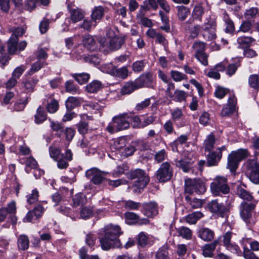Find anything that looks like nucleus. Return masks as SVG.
I'll return each instance as SVG.
<instances>
[{
  "mask_svg": "<svg viewBox=\"0 0 259 259\" xmlns=\"http://www.w3.org/2000/svg\"><path fill=\"white\" fill-rule=\"evenodd\" d=\"M105 234L100 238L102 248L108 250L113 247H120V241L118 237L122 234L121 229L118 225H108L104 228Z\"/></svg>",
  "mask_w": 259,
  "mask_h": 259,
  "instance_id": "obj_1",
  "label": "nucleus"
},
{
  "mask_svg": "<svg viewBox=\"0 0 259 259\" xmlns=\"http://www.w3.org/2000/svg\"><path fill=\"white\" fill-rule=\"evenodd\" d=\"M131 117L127 113H123L113 117L112 121L106 127L110 133H114L126 130L130 127Z\"/></svg>",
  "mask_w": 259,
  "mask_h": 259,
  "instance_id": "obj_2",
  "label": "nucleus"
},
{
  "mask_svg": "<svg viewBox=\"0 0 259 259\" xmlns=\"http://www.w3.org/2000/svg\"><path fill=\"white\" fill-rule=\"evenodd\" d=\"M127 177L131 180L137 179L133 186L134 191L135 193H140L141 190L146 187L149 181V177L143 170L141 169L131 171L128 173Z\"/></svg>",
  "mask_w": 259,
  "mask_h": 259,
  "instance_id": "obj_3",
  "label": "nucleus"
},
{
  "mask_svg": "<svg viewBox=\"0 0 259 259\" xmlns=\"http://www.w3.org/2000/svg\"><path fill=\"white\" fill-rule=\"evenodd\" d=\"M210 190L212 194L214 196H219L221 193L228 194L230 192V187L228 185L227 180L224 177L217 176L211 183Z\"/></svg>",
  "mask_w": 259,
  "mask_h": 259,
  "instance_id": "obj_4",
  "label": "nucleus"
},
{
  "mask_svg": "<svg viewBox=\"0 0 259 259\" xmlns=\"http://www.w3.org/2000/svg\"><path fill=\"white\" fill-rule=\"evenodd\" d=\"M206 191L205 186L200 180L187 179L185 181V191L190 194H201Z\"/></svg>",
  "mask_w": 259,
  "mask_h": 259,
  "instance_id": "obj_5",
  "label": "nucleus"
},
{
  "mask_svg": "<svg viewBox=\"0 0 259 259\" xmlns=\"http://www.w3.org/2000/svg\"><path fill=\"white\" fill-rule=\"evenodd\" d=\"M216 22L213 18L209 17L206 19L202 27V35L203 38L208 41L212 40L217 37Z\"/></svg>",
  "mask_w": 259,
  "mask_h": 259,
  "instance_id": "obj_6",
  "label": "nucleus"
},
{
  "mask_svg": "<svg viewBox=\"0 0 259 259\" xmlns=\"http://www.w3.org/2000/svg\"><path fill=\"white\" fill-rule=\"evenodd\" d=\"M172 168L168 162H163L157 169L155 176L159 182H167L172 177Z\"/></svg>",
  "mask_w": 259,
  "mask_h": 259,
  "instance_id": "obj_7",
  "label": "nucleus"
},
{
  "mask_svg": "<svg viewBox=\"0 0 259 259\" xmlns=\"http://www.w3.org/2000/svg\"><path fill=\"white\" fill-rule=\"evenodd\" d=\"M256 203L254 202L250 203L242 202L240 205V215L242 220L247 224L253 223L252 218V211L255 207Z\"/></svg>",
  "mask_w": 259,
  "mask_h": 259,
  "instance_id": "obj_8",
  "label": "nucleus"
},
{
  "mask_svg": "<svg viewBox=\"0 0 259 259\" xmlns=\"http://www.w3.org/2000/svg\"><path fill=\"white\" fill-rule=\"evenodd\" d=\"M248 177L253 183L259 184V166L254 161H248Z\"/></svg>",
  "mask_w": 259,
  "mask_h": 259,
  "instance_id": "obj_9",
  "label": "nucleus"
},
{
  "mask_svg": "<svg viewBox=\"0 0 259 259\" xmlns=\"http://www.w3.org/2000/svg\"><path fill=\"white\" fill-rule=\"evenodd\" d=\"M226 150V147L223 146L218 148L215 151H209L207 156V165L208 166H215L222 157V151Z\"/></svg>",
  "mask_w": 259,
  "mask_h": 259,
  "instance_id": "obj_10",
  "label": "nucleus"
},
{
  "mask_svg": "<svg viewBox=\"0 0 259 259\" xmlns=\"http://www.w3.org/2000/svg\"><path fill=\"white\" fill-rule=\"evenodd\" d=\"M154 76L150 72H145L137 78L135 80L138 87L139 88L146 87L152 88L154 83Z\"/></svg>",
  "mask_w": 259,
  "mask_h": 259,
  "instance_id": "obj_11",
  "label": "nucleus"
},
{
  "mask_svg": "<svg viewBox=\"0 0 259 259\" xmlns=\"http://www.w3.org/2000/svg\"><path fill=\"white\" fill-rule=\"evenodd\" d=\"M141 212L147 218H153L158 214V205L155 201L144 203Z\"/></svg>",
  "mask_w": 259,
  "mask_h": 259,
  "instance_id": "obj_12",
  "label": "nucleus"
},
{
  "mask_svg": "<svg viewBox=\"0 0 259 259\" xmlns=\"http://www.w3.org/2000/svg\"><path fill=\"white\" fill-rule=\"evenodd\" d=\"M85 176L95 185L101 184L104 180L102 172L97 168H92L88 170Z\"/></svg>",
  "mask_w": 259,
  "mask_h": 259,
  "instance_id": "obj_13",
  "label": "nucleus"
},
{
  "mask_svg": "<svg viewBox=\"0 0 259 259\" xmlns=\"http://www.w3.org/2000/svg\"><path fill=\"white\" fill-rule=\"evenodd\" d=\"M38 79L35 76L27 77L21 83L22 89L26 93H31L34 91L36 85L38 82Z\"/></svg>",
  "mask_w": 259,
  "mask_h": 259,
  "instance_id": "obj_14",
  "label": "nucleus"
},
{
  "mask_svg": "<svg viewBox=\"0 0 259 259\" xmlns=\"http://www.w3.org/2000/svg\"><path fill=\"white\" fill-rule=\"evenodd\" d=\"M108 73L112 76L125 79L128 76V70L126 66L118 68L112 66L111 69L108 71Z\"/></svg>",
  "mask_w": 259,
  "mask_h": 259,
  "instance_id": "obj_15",
  "label": "nucleus"
},
{
  "mask_svg": "<svg viewBox=\"0 0 259 259\" xmlns=\"http://www.w3.org/2000/svg\"><path fill=\"white\" fill-rule=\"evenodd\" d=\"M50 3V0H26L25 8L29 11L41 5L46 6Z\"/></svg>",
  "mask_w": 259,
  "mask_h": 259,
  "instance_id": "obj_16",
  "label": "nucleus"
},
{
  "mask_svg": "<svg viewBox=\"0 0 259 259\" xmlns=\"http://www.w3.org/2000/svg\"><path fill=\"white\" fill-rule=\"evenodd\" d=\"M191 21L190 20L184 22L183 24V26L187 31H189L191 33V35L193 37H196L198 35L201 29L202 30L203 25H196L193 27H191L190 25Z\"/></svg>",
  "mask_w": 259,
  "mask_h": 259,
  "instance_id": "obj_17",
  "label": "nucleus"
},
{
  "mask_svg": "<svg viewBox=\"0 0 259 259\" xmlns=\"http://www.w3.org/2000/svg\"><path fill=\"white\" fill-rule=\"evenodd\" d=\"M208 207L209 210L213 213L223 214L226 210V208L222 203H219L217 200H213L208 203Z\"/></svg>",
  "mask_w": 259,
  "mask_h": 259,
  "instance_id": "obj_18",
  "label": "nucleus"
},
{
  "mask_svg": "<svg viewBox=\"0 0 259 259\" xmlns=\"http://www.w3.org/2000/svg\"><path fill=\"white\" fill-rule=\"evenodd\" d=\"M219 243V239H215L211 243L205 244L202 247L203 255L205 257H212L213 254V251Z\"/></svg>",
  "mask_w": 259,
  "mask_h": 259,
  "instance_id": "obj_19",
  "label": "nucleus"
},
{
  "mask_svg": "<svg viewBox=\"0 0 259 259\" xmlns=\"http://www.w3.org/2000/svg\"><path fill=\"white\" fill-rule=\"evenodd\" d=\"M198 237L205 241H210L213 239L214 233L207 228H202L198 231Z\"/></svg>",
  "mask_w": 259,
  "mask_h": 259,
  "instance_id": "obj_20",
  "label": "nucleus"
},
{
  "mask_svg": "<svg viewBox=\"0 0 259 259\" xmlns=\"http://www.w3.org/2000/svg\"><path fill=\"white\" fill-rule=\"evenodd\" d=\"M127 143L128 141L126 137H121L113 140V143L111 144V147L112 149L120 150L126 146Z\"/></svg>",
  "mask_w": 259,
  "mask_h": 259,
  "instance_id": "obj_21",
  "label": "nucleus"
},
{
  "mask_svg": "<svg viewBox=\"0 0 259 259\" xmlns=\"http://www.w3.org/2000/svg\"><path fill=\"white\" fill-rule=\"evenodd\" d=\"M104 12V8L102 6H98L94 8L91 15L92 19L94 23V26H96L97 21L100 20L103 17Z\"/></svg>",
  "mask_w": 259,
  "mask_h": 259,
  "instance_id": "obj_22",
  "label": "nucleus"
},
{
  "mask_svg": "<svg viewBox=\"0 0 259 259\" xmlns=\"http://www.w3.org/2000/svg\"><path fill=\"white\" fill-rule=\"evenodd\" d=\"M237 44H238V48L245 49L248 47L255 39L250 36H242L239 37L237 38Z\"/></svg>",
  "mask_w": 259,
  "mask_h": 259,
  "instance_id": "obj_23",
  "label": "nucleus"
},
{
  "mask_svg": "<svg viewBox=\"0 0 259 259\" xmlns=\"http://www.w3.org/2000/svg\"><path fill=\"white\" fill-rule=\"evenodd\" d=\"M137 19L138 23L144 27L150 28L153 26V24L152 20L146 17L142 12L137 14Z\"/></svg>",
  "mask_w": 259,
  "mask_h": 259,
  "instance_id": "obj_24",
  "label": "nucleus"
},
{
  "mask_svg": "<svg viewBox=\"0 0 259 259\" xmlns=\"http://www.w3.org/2000/svg\"><path fill=\"white\" fill-rule=\"evenodd\" d=\"M17 245L19 249L23 250L27 249L29 245L28 237L24 234L20 235L18 238Z\"/></svg>",
  "mask_w": 259,
  "mask_h": 259,
  "instance_id": "obj_25",
  "label": "nucleus"
},
{
  "mask_svg": "<svg viewBox=\"0 0 259 259\" xmlns=\"http://www.w3.org/2000/svg\"><path fill=\"white\" fill-rule=\"evenodd\" d=\"M70 19L74 23H76L82 20L84 17V14L81 10L76 8L70 10Z\"/></svg>",
  "mask_w": 259,
  "mask_h": 259,
  "instance_id": "obj_26",
  "label": "nucleus"
},
{
  "mask_svg": "<svg viewBox=\"0 0 259 259\" xmlns=\"http://www.w3.org/2000/svg\"><path fill=\"white\" fill-rule=\"evenodd\" d=\"M178 10L177 16L180 21H183L186 20L187 17L190 14V9L183 6H178L177 7Z\"/></svg>",
  "mask_w": 259,
  "mask_h": 259,
  "instance_id": "obj_27",
  "label": "nucleus"
},
{
  "mask_svg": "<svg viewBox=\"0 0 259 259\" xmlns=\"http://www.w3.org/2000/svg\"><path fill=\"white\" fill-rule=\"evenodd\" d=\"M240 162L231 153L228 156L227 168L231 172L235 171L238 167Z\"/></svg>",
  "mask_w": 259,
  "mask_h": 259,
  "instance_id": "obj_28",
  "label": "nucleus"
},
{
  "mask_svg": "<svg viewBox=\"0 0 259 259\" xmlns=\"http://www.w3.org/2000/svg\"><path fill=\"white\" fill-rule=\"evenodd\" d=\"M244 186H238L237 189V194L241 199L248 201H251L253 197L244 188Z\"/></svg>",
  "mask_w": 259,
  "mask_h": 259,
  "instance_id": "obj_29",
  "label": "nucleus"
},
{
  "mask_svg": "<svg viewBox=\"0 0 259 259\" xmlns=\"http://www.w3.org/2000/svg\"><path fill=\"white\" fill-rule=\"evenodd\" d=\"M83 43L84 47L91 51H94L97 48L96 42L91 35L85 36L83 39Z\"/></svg>",
  "mask_w": 259,
  "mask_h": 259,
  "instance_id": "obj_30",
  "label": "nucleus"
},
{
  "mask_svg": "<svg viewBox=\"0 0 259 259\" xmlns=\"http://www.w3.org/2000/svg\"><path fill=\"white\" fill-rule=\"evenodd\" d=\"M34 118L35 122L36 124L41 123L47 119V114L42 107L39 106L37 108Z\"/></svg>",
  "mask_w": 259,
  "mask_h": 259,
  "instance_id": "obj_31",
  "label": "nucleus"
},
{
  "mask_svg": "<svg viewBox=\"0 0 259 259\" xmlns=\"http://www.w3.org/2000/svg\"><path fill=\"white\" fill-rule=\"evenodd\" d=\"M136 83V80L134 82H126L121 89V93L123 95L130 94L135 90L139 89Z\"/></svg>",
  "mask_w": 259,
  "mask_h": 259,
  "instance_id": "obj_32",
  "label": "nucleus"
},
{
  "mask_svg": "<svg viewBox=\"0 0 259 259\" xmlns=\"http://www.w3.org/2000/svg\"><path fill=\"white\" fill-rule=\"evenodd\" d=\"M223 20L226 24L225 32L228 33H233L235 30L234 23L226 13L224 14Z\"/></svg>",
  "mask_w": 259,
  "mask_h": 259,
  "instance_id": "obj_33",
  "label": "nucleus"
},
{
  "mask_svg": "<svg viewBox=\"0 0 259 259\" xmlns=\"http://www.w3.org/2000/svg\"><path fill=\"white\" fill-rule=\"evenodd\" d=\"M45 64L44 61L37 60L31 65L30 69L26 72L25 76H31L38 71Z\"/></svg>",
  "mask_w": 259,
  "mask_h": 259,
  "instance_id": "obj_34",
  "label": "nucleus"
},
{
  "mask_svg": "<svg viewBox=\"0 0 259 259\" xmlns=\"http://www.w3.org/2000/svg\"><path fill=\"white\" fill-rule=\"evenodd\" d=\"M188 139V136L187 135H182L179 137L176 140L172 142L170 146L173 151H178V146L179 144L185 143Z\"/></svg>",
  "mask_w": 259,
  "mask_h": 259,
  "instance_id": "obj_35",
  "label": "nucleus"
},
{
  "mask_svg": "<svg viewBox=\"0 0 259 259\" xmlns=\"http://www.w3.org/2000/svg\"><path fill=\"white\" fill-rule=\"evenodd\" d=\"M203 216V213L200 211H195L188 214L186 217V222L190 224H195L198 220Z\"/></svg>",
  "mask_w": 259,
  "mask_h": 259,
  "instance_id": "obj_36",
  "label": "nucleus"
},
{
  "mask_svg": "<svg viewBox=\"0 0 259 259\" xmlns=\"http://www.w3.org/2000/svg\"><path fill=\"white\" fill-rule=\"evenodd\" d=\"M102 88V83L98 80H94L88 84L85 88L88 92L95 93L97 92Z\"/></svg>",
  "mask_w": 259,
  "mask_h": 259,
  "instance_id": "obj_37",
  "label": "nucleus"
},
{
  "mask_svg": "<svg viewBox=\"0 0 259 259\" xmlns=\"http://www.w3.org/2000/svg\"><path fill=\"white\" fill-rule=\"evenodd\" d=\"M71 76L80 84L85 83L90 78V74L87 73H74Z\"/></svg>",
  "mask_w": 259,
  "mask_h": 259,
  "instance_id": "obj_38",
  "label": "nucleus"
},
{
  "mask_svg": "<svg viewBox=\"0 0 259 259\" xmlns=\"http://www.w3.org/2000/svg\"><path fill=\"white\" fill-rule=\"evenodd\" d=\"M177 232L179 236L186 239H190L192 237V232L186 227L182 226L177 229Z\"/></svg>",
  "mask_w": 259,
  "mask_h": 259,
  "instance_id": "obj_39",
  "label": "nucleus"
},
{
  "mask_svg": "<svg viewBox=\"0 0 259 259\" xmlns=\"http://www.w3.org/2000/svg\"><path fill=\"white\" fill-rule=\"evenodd\" d=\"M158 4L157 0H146L141 6V8L145 11H149L150 9L156 10L158 7Z\"/></svg>",
  "mask_w": 259,
  "mask_h": 259,
  "instance_id": "obj_40",
  "label": "nucleus"
},
{
  "mask_svg": "<svg viewBox=\"0 0 259 259\" xmlns=\"http://www.w3.org/2000/svg\"><path fill=\"white\" fill-rule=\"evenodd\" d=\"M123 39L120 37L115 36L109 41V48L112 50L119 49L123 44Z\"/></svg>",
  "mask_w": 259,
  "mask_h": 259,
  "instance_id": "obj_41",
  "label": "nucleus"
},
{
  "mask_svg": "<svg viewBox=\"0 0 259 259\" xmlns=\"http://www.w3.org/2000/svg\"><path fill=\"white\" fill-rule=\"evenodd\" d=\"M188 96L187 93L183 91L177 90L171 97V99L176 102H181L185 101Z\"/></svg>",
  "mask_w": 259,
  "mask_h": 259,
  "instance_id": "obj_42",
  "label": "nucleus"
},
{
  "mask_svg": "<svg viewBox=\"0 0 259 259\" xmlns=\"http://www.w3.org/2000/svg\"><path fill=\"white\" fill-rule=\"evenodd\" d=\"M215 137L212 134L209 135L204 142L205 151H211L215 144Z\"/></svg>",
  "mask_w": 259,
  "mask_h": 259,
  "instance_id": "obj_43",
  "label": "nucleus"
},
{
  "mask_svg": "<svg viewBox=\"0 0 259 259\" xmlns=\"http://www.w3.org/2000/svg\"><path fill=\"white\" fill-rule=\"evenodd\" d=\"M231 153L240 161L249 155V153L247 149H239L232 151Z\"/></svg>",
  "mask_w": 259,
  "mask_h": 259,
  "instance_id": "obj_44",
  "label": "nucleus"
},
{
  "mask_svg": "<svg viewBox=\"0 0 259 259\" xmlns=\"http://www.w3.org/2000/svg\"><path fill=\"white\" fill-rule=\"evenodd\" d=\"M79 105L78 99L74 97H69L65 102V105L68 111H71Z\"/></svg>",
  "mask_w": 259,
  "mask_h": 259,
  "instance_id": "obj_45",
  "label": "nucleus"
},
{
  "mask_svg": "<svg viewBox=\"0 0 259 259\" xmlns=\"http://www.w3.org/2000/svg\"><path fill=\"white\" fill-rule=\"evenodd\" d=\"M19 39L11 37L8 42V49L10 54H13L18 48V42Z\"/></svg>",
  "mask_w": 259,
  "mask_h": 259,
  "instance_id": "obj_46",
  "label": "nucleus"
},
{
  "mask_svg": "<svg viewBox=\"0 0 259 259\" xmlns=\"http://www.w3.org/2000/svg\"><path fill=\"white\" fill-rule=\"evenodd\" d=\"M59 103L58 101L52 98H50L48 101L47 109L48 111L50 113H55L58 109Z\"/></svg>",
  "mask_w": 259,
  "mask_h": 259,
  "instance_id": "obj_47",
  "label": "nucleus"
},
{
  "mask_svg": "<svg viewBox=\"0 0 259 259\" xmlns=\"http://www.w3.org/2000/svg\"><path fill=\"white\" fill-rule=\"evenodd\" d=\"M87 202L86 197L82 193H78L73 198V204L74 206L84 205Z\"/></svg>",
  "mask_w": 259,
  "mask_h": 259,
  "instance_id": "obj_48",
  "label": "nucleus"
},
{
  "mask_svg": "<svg viewBox=\"0 0 259 259\" xmlns=\"http://www.w3.org/2000/svg\"><path fill=\"white\" fill-rule=\"evenodd\" d=\"M49 153L51 157L55 161L58 160L60 157H64V154L61 153V149L55 147H50Z\"/></svg>",
  "mask_w": 259,
  "mask_h": 259,
  "instance_id": "obj_49",
  "label": "nucleus"
},
{
  "mask_svg": "<svg viewBox=\"0 0 259 259\" xmlns=\"http://www.w3.org/2000/svg\"><path fill=\"white\" fill-rule=\"evenodd\" d=\"M244 15L245 17L248 20L255 18L259 20V12L257 8H251L246 10Z\"/></svg>",
  "mask_w": 259,
  "mask_h": 259,
  "instance_id": "obj_50",
  "label": "nucleus"
},
{
  "mask_svg": "<svg viewBox=\"0 0 259 259\" xmlns=\"http://www.w3.org/2000/svg\"><path fill=\"white\" fill-rule=\"evenodd\" d=\"M155 259H169L166 246H163L158 250L155 254Z\"/></svg>",
  "mask_w": 259,
  "mask_h": 259,
  "instance_id": "obj_51",
  "label": "nucleus"
},
{
  "mask_svg": "<svg viewBox=\"0 0 259 259\" xmlns=\"http://www.w3.org/2000/svg\"><path fill=\"white\" fill-rule=\"evenodd\" d=\"M176 165L177 167L182 168L185 172H188L190 169V163L189 162L184 161L183 159H176Z\"/></svg>",
  "mask_w": 259,
  "mask_h": 259,
  "instance_id": "obj_52",
  "label": "nucleus"
},
{
  "mask_svg": "<svg viewBox=\"0 0 259 259\" xmlns=\"http://www.w3.org/2000/svg\"><path fill=\"white\" fill-rule=\"evenodd\" d=\"M126 223L129 225L136 224L139 215L132 212H126L124 213Z\"/></svg>",
  "mask_w": 259,
  "mask_h": 259,
  "instance_id": "obj_53",
  "label": "nucleus"
},
{
  "mask_svg": "<svg viewBox=\"0 0 259 259\" xmlns=\"http://www.w3.org/2000/svg\"><path fill=\"white\" fill-rule=\"evenodd\" d=\"M248 83L251 88L258 90L259 89V76L256 74L250 75L248 78Z\"/></svg>",
  "mask_w": 259,
  "mask_h": 259,
  "instance_id": "obj_54",
  "label": "nucleus"
},
{
  "mask_svg": "<svg viewBox=\"0 0 259 259\" xmlns=\"http://www.w3.org/2000/svg\"><path fill=\"white\" fill-rule=\"evenodd\" d=\"M25 171L29 173L31 168L35 169L37 167V163L36 161L31 156L27 158L25 161Z\"/></svg>",
  "mask_w": 259,
  "mask_h": 259,
  "instance_id": "obj_55",
  "label": "nucleus"
},
{
  "mask_svg": "<svg viewBox=\"0 0 259 259\" xmlns=\"http://www.w3.org/2000/svg\"><path fill=\"white\" fill-rule=\"evenodd\" d=\"M65 89L67 92L71 94L79 93V90L78 88L75 86L72 81L68 80L65 82Z\"/></svg>",
  "mask_w": 259,
  "mask_h": 259,
  "instance_id": "obj_56",
  "label": "nucleus"
},
{
  "mask_svg": "<svg viewBox=\"0 0 259 259\" xmlns=\"http://www.w3.org/2000/svg\"><path fill=\"white\" fill-rule=\"evenodd\" d=\"M9 31L13 33L11 37H14V38H18L19 39V37L22 36L25 33L24 29L23 28L20 27H11L9 28Z\"/></svg>",
  "mask_w": 259,
  "mask_h": 259,
  "instance_id": "obj_57",
  "label": "nucleus"
},
{
  "mask_svg": "<svg viewBox=\"0 0 259 259\" xmlns=\"http://www.w3.org/2000/svg\"><path fill=\"white\" fill-rule=\"evenodd\" d=\"M170 75L172 77V78L175 81H181L183 80H186L187 79V76L178 71L176 70H172L170 71Z\"/></svg>",
  "mask_w": 259,
  "mask_h": 259,
  "instance_id": "obj_58",
  "label": "nucleus"
},
{
  "mask_svg": "<svg viewBox=\"0 0 259 259\" xmlns=\"http://www.w3.org/2000/svg\"><path fill=\"white\" fill-rule=\"evenodd\" d=\"M229 93L228 89L218 86L216 87L214 95L218 99L223 98Z\"/></svg>",
  "mask_w": 259,
  "mask_h": 259,
  "instance_id": "obj_59",
  "label": "nucleus"
},
{
  "mask_svg": "<svg viewBox=\"0 0 259 259\" xmlns=\"http://www.w3.org/2000/svg\"><path fill=\"white\" fill-rule=\"evenodd\" d=\"M38 196V191L36 189H34L32 191L31 193L26 196L27 201L30 204H33L37 201Z\"/></svg>",
  "mask_w": 259,
  "mask_h": 259,
  "instance_id": "obj_60",
  "label": "nucleus"
},
{
  "mask_svg": "<svg viewBox=\"0 0 259 259\" xmlns=\"http://www.w3.org/2000/svg\"><path fill=\"white\" fill-rule=\"evenodd\" d=\"M50 126L51 127L53 131L57 132V135L58 137H60L62 133L64 131L63 127L62 125L58 122H54L51 121Z\"/></svg>",
  "mask_w": 259,
  "mask_h": 259,
  "instance_id": "obj_61",
  "label": "nucleus"
},
{
  "mask_svg": "<svg viewBox=\"0 0 259 259\" xmlns=\"http://www.w3.org/2000/svg\"><path fill=\"white\" fill-rule=\"evenodd\" d=\"M203 13L204 9L201 6H196L193 11V16L194 19L201 21V17Z\"/></svg>",
  "mask_w": 259,
  "mask_h": 259,
  "instance_id": "obj_62",
  "label": "nucleus"
},
{
  "mask_svg": "<svg viewBox=\"0 0 259 259\" xmlns=\"http://www.w3.org/2000/svg\"><path fill=\"white\" fill-rule=\"evenodd\" d=\"M80 217L83 219H87L93 214V209L89 207H83L80 210Z\"/></svg>",
  "mask_w": 259,
  "mask_h": 259,
  "instance_id": "obj_63",
  "label": "nucleus"
},
{
  "mask_svg": "<svg viewBox=\"0 0 259 259\" xmlns=\"http://www.w3.org/2000/svg\"><path fill=\"white\" fill-rule=\"evenodd\" d=\"M145 66V63L144 61H137L132 64V69L135 72H140L143 70Z\"/></svg>",
  "mask_w": 259,
  "mask_h": 259,
  "instance_id": "obj_64",
  "label": "nucleus"
}]
</instances>
